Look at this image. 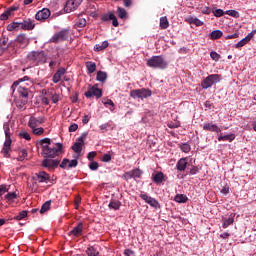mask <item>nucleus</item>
Returning <instances> with one entry per match:
<instances>
[{"label": "nucleus", "mask_w": 256, "mask_h": 256, "mask_svg": "<svg viewBox=\"0 0 256 256\" xmlns=\"http://www.w3.org/2000/svg\"><path fill=\"white\" fill-rule=\"evenodd\" d=\"M39 145H41L42 147V153L44 157L55 159V157H59V155L63 153V144L61 143L51 144V139L49 138H44L40 140Z\"/></svg>", "instance_id": "obj_1"}, {"label": "nucleus", "mask_w": 256, "mask_h": 256, "mask_svg": "<svg viewBox=\"0 0 256 256\" xmlns=\"http://www.w3.org/2000/svg\"><path fill=\"white\" fill-rule=\"evenodd\" d=\"M3 129L5 133V142L1 150V154L9 159V157H11V143H13V140H11V129L9 128L8 122L3 124Z\"/></svg>", "instance_id": "obj_2"}, {"label": "nucleus", "mask_w": 256, "mask_h": 256, "mask_svg": "<svg viewBox=\"0 0 256 256\" xmlns=\"http://www.w3.org/2000/svg\"><path fill=\"white\" fill-rule=\"evenodd\" d=\"M25 81H30L29 76H24L23 78L18 79L12 84V89L18 87V93L20 98L29 99V88H26ZM20 85V86H19Z\"/></svg>", "instance_id": "obj_3"}, {"label": "nucleus", "mask_w": 256, "mask_h": 256, "mask_svg": "<svg viewBox=\"0 0 256 256\" xmlns=\"http://www.w3.org/2000/svg\"><path fill=\"white\" fill-rule=\"evenodd\" d=\"M18 29H24V31H31L35 29V24L31 19L24 20L23 22H13L7 26V31H18Z\"/></svg>", "instance_id": "obj_4"}, {"label": "nucleus", "mask_w": 256, "mask_h": 256, "mask_svg": "<svg viewBox=\"0 0 256 256\" xmlns=\"http://www.w3.org/2000/svg\"><path fill=\"white\" fill-rule=\"evenodd\" d=\"M146 65L152 69H167L169 64L163 56H152L147 60Z\"/></svg>", "instance_id": "obj_5"}, {"label": "nucleus", "mask_w": 256, "mask_h": 256, "mask_svg": "<svg viewBox=\"0 0 256 256\" xmlns=\"http://www.w3.org/2000/svg\"><path fill=\"white\" fill-rule=\"evenodd\" d=\"M27 59L28 61L33 62L35 65H39V63H45L47 61V56H45V52L43 51H33L27 55Z\"/></svg>", "instance_id": "obj_6"}, {"label": "nucleus", "mask_w": 256, "mask_h": 256, "mask_svg": "<svg viewBox=\"0 0 256 256\" xmlns=\"http://www.w3.org/2000/svg\"><path fill=\"white\" fill-rule=\"evenodd\" d=\"M221 81V75L219 74H211L208 75L204 80L201 82L202 89H209L213 87L215 83H219Z\"/></svg>", "instance_id": "obj_7"}, {"label": "nucleus", "mask_w": 256, "mask_h": 256, "mask_svg": "<svg viewBox=\"0 0 256 256\" xmlns=\"http://www.w3.org/2000/svg\"><path fill=\"white\" fill-rule=\"evenodd\" d=\"M151 90L147 88L134 89L130 91V97L133 99H147V97H151Z\"/></svg>", "instance_id": "obj_8"}, {"label": "nucleus", "mask_w": 256, "mask_h": 256, "mask_svg": "<svg viewBox=\"0 0 256 256\" xmlns=\"http://www.w3.org/2000/svg\"><path fill=\"white\" fill-rule=\"evenodd\" d=\"M84 95L87 99H91V97L101 99V97H103V91L99 89L96 84L94 86H89L88 91H86Z\"/></svg>", "instance_id": "obj_9"}, {"label": "nucleus", "mask_w": 256, "mask_h": 256, "mask_svg": "<svg viewBox=\"0 0 256 256\" xmlns=\"http://www.w3.org/2000/svg\"><path fill=\"white\" fill-rule=\"evenodd\" d=\"M69 39V31L67 29H63L60 32L54 34L50 39L51 43H59V41H67Z\"/></svg>", "instance_id": "obj_10"}, {"label": "nucleus", "mask_w": 256, "mask_h": 256, "mask_svg": "<svg viewBox=\"0 0 256 256\" xmlns=\"http://www.w3.org/2000/svg\"><path fill=\"white\" fill-rule=\"evenodd\" d=\"M83 3V0H67L66 5L64 7L65 13H71L73 11H76Z\"/></svg>", "instance_id": "obj_11"}, {"label": "nucleus", "mask_w": 256, "mask_h": 256, "mask_svg": "<svg viewBox=\"0 0 256 256\" xmlns=\"http://www.w3.org/2000/svg\"><path fill=\"white\" fill-rule=\"evenodd\" d=\"M85 139H87V133H83L79 138L78 141L74 143L72 146V150L74 153H81L83 151V145H85Z\"/></svg>", "instance_id": "obj_12"}, {"label": "nucleus", "mask_w": 256, "mask_h": 256, "mask_svg": "<svg viewBox=\"0 0 256 256\" xmlns=\"http://www.w3.org/2000/svg\"><path fill=\"white\" fill-rule=\"evenodd\" d=\"M43 123H45V116H30L28 127H30V129H35V127H39V125H43Z\"/></svg>", "instance_id": "obj_13"}, {"label": "nucleus", "mask_w": 256, "mask_h": 256, "mask_svg": "<svg viewBox=\"0 0 256 256\" xmlns=\"http://www.w3.org/2000/svg\"><path fill=\"white\" fill-rule=\"evenodd\" d=\"M140 197L143 199V201H145V203L150 205V207H154V209H157V207H159V201H157L155 198L147 195V193L141 192Z\"/></svg>", "instance_id": "obj_14"}, {"label": "nucleus", "mask_w": 256, "mask_h": 256, "mask_svg": "<svg viewBox=\"0 0 256 256\" xmlns=\"http://www.w3.org/2000/svg\"><path fill=\"white\" fill-rule=\"evenodd\" d=\"M49 17H51V10H49L48 8H44L38 11L35 15V19L37 21H45L49 19Z\"/></svg>", "instance_id": "obj_15"}, {"label": "nucleus", "mask_w": 256, "mask_h": 256, "mask_svg": "<svg viewBox=\"0 0 256 256\" xmlns=\"http://www.w3.org/2000/svg\"><path fill=\"white\" fill-rule=\"evenodd\" d=\"M59 163V160L46 158L42 161V167H46V169H57V167H59Z\"/></svg>", "instance_id": "obj_16"}, {"label": "nucleus", "mask_w": 256, "mask_h": 256, "mask_svg": "<svg viewBox=\"0 0 256 256\" xmlns=\"http://www.w3.org/2000/svg\"><path fill=\"white\" fill-rule=\"evenodd\" d=\"M79 165V161L77 159L69 160L67 158H64L62 160V163L60 164L61 169H72V167H77Z\"/></svg>", "instance_id": "obj_17"}, {"label": "nucleus", "mask_w": 256, "mask_h": 256, "mask_svg": "<svg viewBox=\"0 0 256 256\" xmlns=\"http://www.w3.org/2000/svg\"><path fill=\"white\" fill-rule=\"evenodd\" d=\"M102 21H112L113 27H119V21H117V16L113 12L103 14Z\"/></svg>", "instance_id": "obj_18"}, {"label": "nucleus", "mask_w": 256, "mask_h": 256, "mask_svg": "<svg viewBox=\"0 0 256 256\" xmlns=\"http://www.w3.org/2000/svg\"><path fill=\"white\" fill-rule=\"evenodd\" d=\"M142 172L139 169H134L124 174L126 180L129 179H140Z\"/></svg>", "instance_id": "obj_19"}, {"label": "nucleus", "mask_w": 256, "mask_h": 256, "mask_svg": "<svg viewBox=\"0 0 256 256\" xmlns=\"http://www.w3.org/2000/svg\"><path fill=\"white\" fill-rule=\"evenodd\" d=\"M255 33L256 30H253L252 32H250L245 38H243L242 40H240L237 44H236V49H239V47H245V45H247V43H249V41H251L252 37H255Z\"/></svg>", "instance_id": "obj_20"}, {"label": "nucleus", "mask_w": 256, "mask_h": 256, "mask_svg": "<svg viewBox=\"0 0 256 256\" xmlns=\"http://www.w3.org/2000/svg\"><path fill=\"white\" fill-rule=\"evenodd\" d=\"M68 235L72 237H81V235H83V224L79 222L78 225L74 227Z\"/></svg>", "instance_id": "obj_21"}, {"label": "nucleus", "mask_w": 256, "mask_h": 256, "mask_svg": "<svg viewBox=\"0 0 256 256\" xmlns=\"http://www.w3.org/2000/svg\"><path fill=\"white\" fill-rule=\"evenodd\" d=\"M204 131H211L213 133H221V128L216 124L206 123L203 126Z\"/></svg>", "instance_id": "obj_22"}, {"label": "nucleus", "mask_w": 256, "mask_h": 256, "mask_svg": "<svg viewBox=\"0 0 256 256\" xmlns=\"http://www.w3.org/2000/svg\"><path fill=\"white\" fill-rule=\"evenodd\" d=\"M187 158H181L178 160L177 164H176V169L177 171H180L181 173H183L185 171V169H187Z\"/></svg>", "instance_id": "obj_23"}, {"label": "nucleus", "mask_w": 256, "mask_h": 256, "mask_svg": "<svg viewBox=\"0 0 256 256\" xmlns=\"http://www.w3.org/2000/svg\"><path fill=\"white\" fill-rule=\"evenodd\" d=\"M65 68L60 67L56 73L53 75L52 81L53 83H59V81H61V77H63V75H65Z\"/></svg>", "instance_id": "obj_24"}, {"label": "nucleus", "mask_w": 256, "mask_h": 256, "mask_svg": "<svg viewBox=\"0 0 256 256\" xmlns=\"http://www.w3.org/2000/svg\"><path fill=\"white\" fill-rule=\"evenodd\" d=\"M152 180L154 183L159 185V184L163 183V181H165V174H163V172H156V173L152 174Z\"/></svg>", "instance_id": "obj_25"}, {"label": "nucleus", "mask_w": 256, "mask_h": 256, "mask_svg": "<svg viewBox=\"0 0 256 256\" xmlns=\"http://www.w3.org/2000/svg\"><path fill=\"white\" fill-rule=\"evenodd\" d=\"M16 41L21 45V47H27V45H29V38H27L25 34L18 35Z\"/></svg>", "instance_id": "obj_26"}, {"label": "nucleus", "mask_w": 256, "mask_h": 256, "mask_svg": "<svg viewBox=\"0 0 256 256\" xmlns=\"http://www.w3.org/2000/svg\"><path fill=\"white\" fill-rule=\"evenodd\" d=\"M218 141H228L229 143H232V141H235V134L231 133V134H220L218 136Z\"/></svg>", "instance_id": "obj_27"}, {"label": "nucleus", "mask_w": 256, "mask_h": 256, "mask_svg": "<svg viewBox=\"0 0 256 256\" xmlns=\"http://www.w3.org/2000/svg\"><path fill=\"white\" fill-rule=\"evenodd\" d=\"M37 179L39 183H46V181H49V174L47 172L42 171L37 174Z\"/></svg>", "instance_id": "obj_28"}, {"label": "nucleus", "mask_w": 256, "mask_h": 256, "mask_svg": "<svg viewBox=\"0 0 256 256\" xmlns=\"http://www.w3.org/2000/svg\"><path fill=\"white\" fill-rule=\"evenodd\" d=\"M108 207L109 209H113L114 211H119V209H121V201L111 200Z\"/></svg>", "instance_id": "obj_29"}, {"label": "nucleus", "mask_w": 256, "mask_h": 256, "mask_svg": "<svg viewBox=\"0 0 256 256\" xmlns=\"http://www.w3.org/2000/svg\"><path fill=\"white\" fill-rule=\"evenodd\" d=\"M4 199L8 202V203H13L15 201V199H17V193L15 192H8L5 196Z\"/></svg>", "instance_id": "obj_30"}, {"label": "nucleus", "mask_w": 256, "mask_h": 256, "mask_svg": "<svg viewBox=\"0 0 256 256\" xmlns=\"http://www.w3.org/2000/svg\"><path fill=\"white\" fill-rule=\"evenodd\" d=\"M189 198H187V195L184 194H177L174 197V201H176V203H187Z\"/></svg>", "instance_id": "obj_31"}, {"label": "nucleus", "mask_w": 256, "mask_h": 256, "mask_svg": "<svg viewBox=\"0 0 256 256\" xmlns=\"http://www.w3.org/2000/svg\"><path fill=\"white\" fill-rule=\"evenodd\" d=\"M86 68L89 74L91 73H95L96 69H97V64H95V62H86Z\"/></svg>", "instance_id": "obj_32"}, {"label": "nucleus", "mask_w": 256, "mask_h": 256, "mask_svg": "<svg viewBox=\"0 0 256 256\" xmlns=\"http://www.w3.org/2000/svg\"><path fill=\"white\" fill-rule=\"evenodd\" d=\"M29 102V99L27 98H20L16 101V106L18 109H23L25 107L26 103Z\"/></svg>", "instance_id": "obj_33"}, {"label": "nucleus", "mask_w": 256, "mask_h": 256, "mask_svg": "<svg viewBox=\"0 0 256 256\" xmlns=\"http://www.w3.org/2000/svg\"><path fill=\"white\" fill-rule=\"evenodd\" d=\"M109 47V42L108 41H103L102 45L96 44L94 46V51H104V49H107Z\"/></svg>", "instance_id": "obj_34"}, {"label": "nucleus", "mask_w": 256, "mask_h": 256, "mask_svg": "<svg viewBox=\"0 0 256 256\" xmlns=\"http://www.w3.org/2000/svg\"><path fill=\"white\" fill-rule=\"evenodd\" d=\"M223 37V32L221 30H214L210 33V39H221Z\"/></svg>", "instance_id": "obj_35"}, {"label": "nucleus", "mask_w": 256, "mask_h": 256, "mask_svg": "<svg viewBox=\"0 0 256 256\" xmlns=\"http://www.w3.org/2000/svg\"><path fill=\"white\" fill-rule=\"evenodd\" d=\"M99 129L102 131V133H105V131H108L109 129H113V122L109 121L105 124H102L99 126Z\"/></svg>", "instance_id": "obj_36"}, {"label": "nucleus", "mask_w": 256, "mask_h": 256, "mask_svg": "<svg viewBox=\"0 0 256 256\" xmlns=\"http://www.w3.org/2000/svg\"><path fill=\"white\" fill-rule=\"evenodd\" d=\"M86 254L88 256H99V251L95 247L90 246L87 248Z\"/></svg>", "instance_id": "obj_37"}, {"label": "nucleus", "mask_w": 256, "mask_h": 256, "mask_svg": "<svg viewBox=\"0 0 256 256\" xmlns=\"http://www.w3.org/2000/svg\"><path fill=\"white\" fill-rule=\"evenodd\" d=\"M87 25V20L85 18H78L75 22V27H78L79 29H83Z\"/></svg>", "instance_id": "obj_38"}, {"label": "nucleus", "mask_w": 256, "mask_h": 256, "mask_svg": "<svg viewBox=\"0 0 256 256\" xmlns=\"http://www.w3.org/2000/svg\"><path fill=\"white\" fill-rule=\"evenodd\" d=\"M96 79H97V81H100L101 83H103V81L107 80V73H105L103 71H98Z\"/></svg>", "instance_id": "obj_39"}, {"label": "nucleus", "mask_w": 256, "mask_h": 256, "mask_svg": "<svg viewBox=\"0 0 256 256\" xmlns=\"http://www.w3.org/2000/svg\"><path fill=\"white\" fill-rule=\"evenodd\" d=\"M9 39L7 38H0V47L2 51H7L9 49V45H7Z\"/></svg>", "instance_id": "obj_40"}, {"label": "nucleus", "mask_w": 256, "mask_h": 256, "mask_svg": "<svg viewBox=\"0 0 256 256\" xmlns=\"http://www.w3.org/2000/svg\"><path fill=\"white\" fill-rule=\"evenodd\" d=\"M117 13L120 19H127V11L125 10V8L118 7Z\"/></svg>", "instance_id": "obj_41"}, {"label": "nucleus", "mask_w": 256, "mask_h": 256, "mask_svg": "<svg viewBox=\"0 0 256 256\" xmlns=\"http://www.w3.org/2000/svg\"><path fill=\"white\" fill-rule=\"evenodd\" d=\"M49 209H51V201H46L41 209H40V213L43 215V213H47V211H49Z\"/></svg>", "instance_id": "obj_42"}, {"label": "nucleus", "mask_w": 256, "mask_h": 256, "mask_svg": "<svg viewBox=\"0 0 256 256\" xmlns=\"http://www.w3.org/2000/svg\"><path fill=\"white\" fill-rule=\"evenodd\" d=\"M18 137H20V139H25L26 141H31V135L27 131H20Z\"/></svg>", "instance_id": "obj_43"}, {"label": "nucleus", "mask_w": 256, "mask_h": 256, "mask_svg": "<svg viewBox=\"0 0 256 256\" xmlns=\"http://www.w3.org/2000/svg\"><path fill=\"white\" fill-rule=\"evenodd\" d=\"M168 27H169V20H167V17H161L160 18V28L167 29Z\"/></svg>", "instance_id": "obj_44"}, {"label": "nucleus", "mask_w": 256, "mask_h": 256, "mask_svg": "<svg viewBox=\"0 0 256 256\" xmlns=\"http://www.w3.org/2000/svg\"><path fill=\"white\" fill-rule=\"evenodd\" d=\"M179 147L183 153H189V151H191V145H189V143H182Z\"/></svg>", "instance_id": "obj_45"}, {"label": "nucleus", "mask_w": 256, "mask_h": 256, "mask_svg": "<svg viewBox=\"0 0 256 256\" xmlns=\"http://www.w3.org/2000/svg\"><path fill=\"white\" fill-rule=\"evenodd\" d=\"M235 219L232 217H229L228 219H225L223 224H222V227L223 229H227V227H229V225H233Z\"/></svg>", "instance_id": "obj_46"}, {"label": "nucleus", "mask_w": 256, "mask_h": 256, "mask_svg": "<svg viewBox=\"0 0 256 256\" xmlns=\"http://www.w3.org/2000/svg\"><path fill=\"white\" fill-rule=\"evenodd\" d=\"M25 217H27V210L21 211L17 216L14 217V219H16V221H21L25 219Z\"/></svg>", "instance_id": "obj_47"}, {"label": "nucleus", "mask_w": 256, "mask_h": 256, "mask_svg": "<svg viewBox=\"0 0 256 256\" xmlns=\"http://www.w3.org/2000/svg\"><path fill=\"white\" fill-rule=\"evenodd\" d=\"M103 104L105 105V107H112V108H110V111H115V108H113V107H115V103H113V100H111V99H107V100H105V101H103Z\"/></svg>", "instance_id": "obj_48"}, {"label": "nucleus", "mask_w": 256, "mask_h": 256, "mask_svg": "<svg viewBox=\"0 0 256 256\" xmlns=\"http://www.w3.org/2000/svg\"><path fill=\"white\" fill-rule=\"evenodd\" d=\"M26 157H27V149H22L19 152L18 161H25Z\"/></svg>", "instance_id": "obj_49"}, {"label": "nucleus", "mask_w": 256, "mask_h": 256, "mask_svg": "<svg viewBox=\"0 0 256 256\" xmlns=\"http://www.w3.org/2000/svg\"><path fill=\"white\" fill-rule=\"evenodd\" d=\"M32 133L34 135H43V133H45V129H43L42 127L40 128L35 127V128H32Z\"/></svg>", "instance_id": "obj_50"}, {"label": "nucleus", "mask_w": 256, "mask_h": 256, "mask_svg": "<svg viewBox=\"0 0 256 256\" xmlns=\"http://www.w3.org/2000/svg\"><path fill=\"white\" fill-rule=\"evenodd\" d=\"M210 57L213 61H219V59H221V55L215 51L210 53Z\"/></svg>", "instance_id": "obj_51"}, {"label": "nucleus", "mask_w": 256, "mask_h": 256, "mask_svg": "<svg viewBox=\"0 0 256 256\" xmlns=\"http://www.w3.org/2000/svg\"><path fill=\"white\" fill-rule=\"evenodd\" d=\"M200 11L203 15H211V8L209 6L201 7Z\"/></svg>", "instance_id": "obj_52"}, {"label": "nucleus", "mask_w": 256, "mask_h": 256, "mask_svg": "<svg viewBox=\"0 0 256 256\" xmlns=\"http://www.w3.org/2000/svg\"><path fill=\"white\" fill-rule=\"evenodd\" d=\"M212 13L214 14L215 17H223V15H225L223 9L213 10Z\"/></svg>", "instance_id": "obj_53"}, {"label": "nucleus", "mask_w": 256, "mask_h": 256, "mask_svg": "<svg viewBox=\"0 0 256 256\" xmlns=\"http://www.w3.org/2000/svg\"><path fill=\"white\" fill-rule=\"evenodd\" d=\"M5 193H9V188H7V185H0V197H3Z\"/></svg>", "instance_id": "obj_54"}, {"label": "nucleus", "mask_w": 256, "mask_h": 256, "mask_svg": "<svg viewBox=\"0 0 256 256\" xmlns=\"http://www.w3.org/2000/svg\"><path fill=\"white\" fill-rule=\"evenodd\" d=\"M226 15H229L230 17H239V12L237 10H227Z\"/></svg>", "instance_id": "obj_55"}, {"label": "nucleus", "mask_w": 256, "mask_h": 256, "mask_svg": "<svg viewBox=\"0 0 256 256\" xmlns=\"http://www.w3.org/2000/svg\"><path fill=\"white\" fill-rule=\"evenodd\" d=\"M9 16H11V14L9 13L8 10H6L4 13L0 15V20L7 21V19H9Z\"/></svg>", "instance_id": "obj_56"}, {"label": "nucleus", "mask_w": 256, "mask_h": 256, "mask_svg": "<svg viewBox=\"0 0 256 256\" xmlns=\"http://www.w3.org/2000/svg\"><path fill=\"white\" fill-rule=\"evenodd\" d=\"M89 169H91V171H97L99 169V163L91 162L89 164Z\"/></svg>", "instance_id": "obj_57"}, {"label": "nucleus", "mask_w": 256, "mask_h": 256, "mask_svg": "<svg viewBox=\"0 0 256 256\" xmlns=\"http://www.w3.org/2000/svg\"><path fill=\"white\" fill-rule=\"evenodd\" d=\"M77 129H79V125H77L76 123L71 124L69 127V132L70 133H75V131H77Z\"/></svg>", "instance_id": "obj_58"}, {"label": "nucleus", "mask_w": 256, "mask_h": 256, "mask_svg": "<svg viewBox=\"0 0 256 256\" xmlns=\"http://www.w3.org/2000/svg\"><path fill=\"white\" fill-rule=\"evenodd\" d=\"M124 255L125 256H136L135 255V251L131 250V249H125L124 250Z\"/></svg>", "instance_id": "obj_59"}, {"label": "nucleus", "mask_w": 256, "mask_h": 256, "mask_svg": "<svg viewBox=\"0 0 256 256\" xmlns=\"http://www.w3.org/2000/svg\"><path fill=\"white\" fill-rule=\"evenodd\" d=\"M199 173V168L197 166H192L190 169V175H197Z\"/></svg>", "instance_id": "obj_60"}, {"label": "nucleus", "mask_w": 256, "mask_h": 256, "mask_svg": "<svg viewBox=\"0 0 256 256\" xmlns=\"http://www.w3.org/2000/svg\"><path fill=\"white\" fill-rule=\"evenodd\" d=\"M102 161L104 163H109V161H111V156L109 154H104V156L102 157Z\"/></svg>", "instance_id": "obj_61"}, {"label": "nucleus", "mask_w": 256, "mask_h": 256, "mask_svg": "<svg viewBox=\"0 0 256 256\" xmlns=\"http://www.w3.org/2000/svg\"><path fill=\"white\" fill-rule=\"evenodd\" d=\"M194 25H196V27H202L203 21H201L199 18H194Z\"/></svg>", "instance_id": "obj_62"}, {"label": "nucleus", "mask_w": 256, "mask_h": 256, "mask_svg": "<svg viewBox=\"0 0 256 256\" xmlns=\"http://www.w3.org/2000/svg\"><path fill=\"white\" fill-rule=\"evenodd\" d=\"M95 155H97V152H89L87 156L88 160L93 161V159H95Z\"/></svg>", "instance_id": "obj_63"}, {"label": "nucleus", "mask_w": 256, "mask_h": 256, "mask_svg": "<svg viewBox=\"0 0 256 256\" xmlns=\"http://www.w3.org/2000/svg\"><path fill=\"white\" fill-rule=\"evenodd\" d=\"M52 102L53 103H59V96H58V94L52 95Z\"/></svg>", "instance_id": "obj_64"}]
</instances>
